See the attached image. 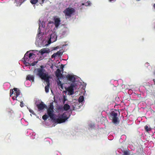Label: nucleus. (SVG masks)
Instances as JSON below:
<instances>
[{
  "label": "nucleus",
  "instance_id": "f257e3e1",
  "mask_svg": "<svg viewBox=\"0 0 155 155\" xmlns=\"http://www.w3.org/2000/svg\"><path fill=\"white\" fill-rule=\"evenodd\" d=\"M40 68H38L37 75L38 76L42 79L44 80L46 82H49V79L50 77L48 73L44 69V66L41 65Z\"/></svg>",
  "mask_w": 155,
  "mask_h": 155
},
{
  "label": "nucleus",
  "instance_id": "f03ea898",
  "mask_svg": "<svg viewBox=\"0 0 155 155\" xmlns=\"http://www.w3.org/2000/svg\"><path fill=\"white\" fill-rule=\"evenodd\" d=\"M47 109V113L49 116L50 118L54 119L55 117V114L54 113V106L53 105L51 104L49 105V107L46 108Z\"/></svg>",
  "mask_w": 155,
  "mask_h": 155
},
{
  "label": "nucleus",
  "instance_id": "7ed1b4c3",
  "mask_svg": "<svg viewBox=\"0 0 155 155\" xmlns=\"http://www.w3.org/2000/svg\"><path fill=\"white\" fill-rule=\"evenodd\" d=\"M118 114L114 111L111 112L110 114V117L112 119V121L115 124H119L120 121L117 117Z\"/></svg>",
  "mask_w": 155,
  "mask_h": 155
},
{
  "label": "nucleus",
  "instance_id": "20e7f679",
  "mask_svg": "<svg viewBox=\"0 0 155 155\" xmlns=\"http://www.w3.org/2000/svg\"><path fill=\"white\" fill-rule=\"evenodd\" d=\"M67 114L68 113L67 112H64L62 115L59 116L57 119V122L58 123H61L65 122L68 118L67 117Z\"/></svg>",
  "mask_w": 155,
  "mask_h": 155
},
{
  "label": "nucleus",
  "instance_id": "39448f33",
  "mask_svg": "<svg viewBox=\"0 0 155 155\" xmlns=\"http://www.w3.org/2000/svg\"><path fill=\"white\" fill-rule=\"evenodd\" d=\"M74 12V10L73 8H69L66 9L64 11L65 15L71 16V15Z\"/></svg>",
  "mask_w": 155,
  "mask_h": 155
},
{
  "label": "nucleus",
  "instance_id": "423d86ee",
  "mask_svg": "<svg viewBox=\"0 0 155 155\" xmlns=\"http://www.w3.org/2000/svg\"><path fill=\"white\" fill-rule=\"evenodd\" d=\"M36 106L39 111L42 110L44 108H47V105L42 101L39 104H37Z\"/></svg>",
  "mask_w": 155,
  "mask_h": 155
},
{
  "label": "nucleus",
  "instance_id": "0eeeda50",
  "mask_svg": "<svg viewBox=\"0 0 155 155\" xmlns=\"http://www.w3.org/2000/svg\"><path fill=\"white\" fill-rule=\"evenodd\" d=\"M74 85L71 84V86L66 88V90L68 91L70 95H72L74 94Z\"/></svg>",
  "mask_w": 155,
  "mask_h": 155
},
{
  "label": "nucleus",
  "instance_id": "6e6552de",
  "mask_svg": "<svg viewBox=\"0 0 155 155\" xmlns=\"http://www.w3.org/2000/svg\"><path fill=\"white\" fill-rule=\"evenodd\" d=\"M57 38V36L56 34L54 32L52 33L50 36V39L49 41L54 42L56 41Z\"/></svg>",
  "mask_w": 155,
  "mask_h": 155
},
{
  "label": "nucleus",
  "instance_id": "1a4fd4ad",
  "mask_svg": "<svg viewBox=\"0 0 155 155\" xmlns=\"http://www.w3.org/2000/svg\"><path fill=\"white\" fill-rule=\"evenodd\" d=\"M54 25L56 28H57L61 24V20L59 18H56L54 19Z\"/></svg>",
  "mask_w": 155,
  "mask_h": 155
},
{
  "label": "nucleus",
  "instance_id": "9d476101",
  "mask_svg": "<svg viewBox=\"0 0 155 155\" xmlns=\"http://www.w3.org/2000/svg\"><path fill=\"white\" fill-rule=\"evenodd\" d=\"M66 78L67 80L72 82L74 81L75 80L74 77L71 75L68 74L66 76Z\"/></svg>",
  "mask_w": 155,
  "mask_h": 155
},
{
  "label": "nucleus",
  "instance_id": "9b49d317",
  "mask_svg": "<svg viewBox=\"0 0 155 155\" xmlns=\"http://www.w3.org/2000/svg\"><path fill=\"white\" fill-rule=\"evenodd\" d=\"M25 62L28 63L29 61L28 58V52L27 51L25 54L23 58Z\"/></svg>",
  "mask_w": 155,
  "mask_h": 155
},
{
  "label": "nucleus",
  "instance_id": "f8f14e48",
  "mask_svg": "<svg viewBox=\"0 0 155 155\" xmlns=\"http://www.w3.org/2000/svg\"><path fill=\"white\" fill-rule=\"evenodd\" d=\"M26 80H28L29 81H32V82L34 81V77L32 75L30 74H28L27 76Z\"/></svg>",
  "mask_w": 155,
  "mask_h": 155
},
{
  "label": "nucleus",
  "instance_id": "ddd939ff",
  "mask_svg": "<svg viewBox=\"0 0 155 155\" xmlns=\"http://www.w3.org/2000/svg\"><path fill=\"white\" fill-rule=\"evenodd\" d=\"M13 90L15 91L14 93V94L15 96V98H17L20 94V91L19 90H18L17 88H14Z\"/></svg>",
  "mask_w": 155,
  "mask_h": 155
},
{
  "label": "nucleus",
  "instance_id": "4468645a",
  "mask_svg": "<svg viewBox=\"0 0 155 155\" xmlns=\"http://www.w3.org/2000/svg\"><path fill=\"white\" fill-rule=\"evenodd\" d=\"M59 69H57L56 72L55 74L56 76L57 77H60L62 75L61 71Z\"/></svg>",
  "mask_w": 155,
  "mask_h": 155
},
{
  "label": "nucleus",
  "instance_id": "2eb2a0df",
  "mask_svg": "<svg viewBox=\"0 0 155 155\" xmlns=\"http://www.w3.org/2000/svg\"><path fill=\"white\" fill-rule=\"evenodd\" d=\"M47 84V86L45 87V90L46 93H47L49 92V82H46Z\"/></svg>",
  "mask_w": 155,
  "mask_h": 155
},
{
  "label": "nucleus",
  "instance_id": "dca6fc26",
  "mask_svg": "<svg viewBox=\"0 0 155 155\" xmlns=\"http://www.w3.org/2000/svg\"><path fill=\"white\" fill-rule=\"evenodd\" d=\"M70 108V106L68 104H64L63 107L64 109L65 110L67 111Z\"/></svg>",
  "mask_w": 155,
  "mask_h": 155
},
{
  "label": "nucleus",
  "instance_id": "f3484780",
  "mask_svg": "<svg viewBox=\"0 0 155 155\" xmlns=\"http://www.w3.org/2000/svg\"><path fill=\"white\" fill-rule=\"evenodd\" d=\"M124 155H131V153H130L129 150H124L123 152Z\"/></svg>",
  "mask_w": 155,
  "mask_h": 155
},
{
  "label": "nucleus",
  "instance_id": "a211bd4d",
  "mask_svg": "<svg viewBox=\"0 0 155 155\" xmlns=\"http://www.w3.org/2000/svg\"><path fill=\"white\" fill-rule=\"evenodd\" d=\"M49 117V116L48 115L45 114L42 116V118L44 120H46Z\"/></svg>",
  "mask_w": 155,
  "mask_h": 155
},
{
  "label": "nucleus",
  "instance_id": "6ab92c4d",
  "mask_svg": "<svg viewBox=\"0 0 155 155\" xmlns=\"http://www.w3.org/2000/svg\"><path fill=\"white\" fill-rule=\"evenodd\" d=\"M84 100V96H80L78 99V101L79 103H81Z\"/></svg>",
  "mask_w": 155,
  "mask_h": 155
},
{
  "label": "nucleus",
  "instance_id": "aec40b11",
  "mask_svg": "<svg viewBox=\"0 0 155 155\" xmlns=\"http://www.w3.org/2000/svg\"><path fill=\"white\" fill-rule=\"evenodd\" d=\"M144 129L147 132L150 131L151 130V128L150 127H148V126L147 125L145 126Z\"/></svg>",
  "mask_w": 155,
  "mask_h": 155
},
{
  "label": "nucleus",
  "instance_id": "412c9836",
  "mask_svg": "<svg viewBox=\"0 0 155 155\" xmlns=\"http://www.w3.org/2000/svg\"><path fill=\"white\" fill-rule=\"evenodd\" d=\"M33 55H35L33 53H30L29 54H28V58H29V60L31 58H33V57H32V56Z\"/></svg>",
  "mask_w": 155,
  "mask_h": 155
},
{
  "label": "nucleus",
  "instance_id": "4be33fe9",
  "mask_svg": "<svg viewBox=\"0 0 155 155\" xmlns=\"http://www.w3.org/2000/svg\"><path fill=\"white\" fill-rule=\"evenodd\" d=\"M38 0H31L30 2L32 4H35L38 1Z\"/></svg>",
  "mask_w": 155,
  "mask_h": 155
},
{
  "label": "nucleus",
  "instance_id": "5701e85b",
  "mask_svg": "<svg viewBox=\"0 0 155 155\" xmlns=\"http://www.w3.org/2000/svg\"><path fill=\"white\" fill-rule=\"evenodd\" d=\"M14 91H13V90L12 89H11L10 90V96H11L12 94H13Z\"/></svg>",
  "mask_w": 155,
  "mask_h": 155
},
{
  "label": "nucleus",
  "instance_id": "b1692460",
  "mask_svg": "<svg viewBox=\"0 0 155 155\" xmlns=\"http://www.w3.org/2000/svg\"><path fill=\"white\" fill-rule=\"evenodd\" d=\"M46 51L45 50H43V49H42L41 50V54H43L44 53H46Z\"/></svg>",
  "mask_w": 155,
  "mask_h": 155
},
{
  "label": "nucleus",
  "instance_id": "393cba45",
  "mask_svg": "<svg viewBox=\"0 0 155 155\" xmlns=\"http://www.w3.org/2000/svg\"><path fill=\"white\" fill-rule=\"evenodd\" d=\"M57 55L55 54V53H54L51 56V58H55L57 56Z\"/></svg>",
  "mask_w": 155,
  "mask_h": 155
},
{
  "label": "nucleus",
  "instance_id": "a878e982",
  "mask_svg": "<svg viewBox=\"0 0 155 155\" xmlns=\"http://www.w3.org/2000/svg\"><path fill=\"white\" fill-rule=\"evenodd\" d=\"M61 52L60 51H58L57 52L55 53V54L57 55V56H60L61 55Z\"/></svg>",
  "mask_w": 155,
  "mask_h": 155
},
{
  "label": "nucleus",
  "instance_id": "bb28decb",
  "mask_svg": "<svg viewBox=\"0 0 155 155\" xmlns=\"http://www.w3.org/2000/svg\"><path fill=\"white\" fill-rule=\"evenodd\" d=\"M61 84H62L61 83V82L59 80L58 82V85L59 86V85H61Z\"/></svg>",
  "mask_w": 155,
  "mask_h": 155
},
{
  "label": "nucleus",
  "instance_id": "cd10ccee",
  "mask_svg": "<svg viewBox=\"0 0 155 155\" xmlns=\"http://www.w3.org/2000/svg\"><path fill=\"white\" fill-rule=\"evenodd\" d=\"M64 67V65L63 64H61V65L60 68L62 69L61 71H63V68Z\"/></svg>",
  "mask_w": 155,
  "mask_h": 155
},
{
  "label": "nucleus",
  "instance_id": "c85d7f7f",
  "mask_svg": "<svg viewBox=\"0 0 155 155\" xmlns=\"http://www.w3.org/2000/svg\"><path fill=\"white\" fill-rule=\"evenodd\" d=\"M59 87H60V88L61 90H63L64 89L63 84H61V85H59Z\"/></svg>",
  "mask_w": 155,
  "mask_h": 155
},
{
  "label": "nucleus",
  "instance_id": "c756f323",
  "mask_svg": "<svg viewBox=\"0 0 155 155\" xmlns=\"http://www.w3.org/2000/svg\"><path fill=\"white\" fill-rule=\"evenodd\" d=\"M37 62H33L32 63H31V65L32 66H34V65H35V64H36Z\"/></svg>",
  "mask_w": 155,
  "mask_h": 155
},
{
  "label": "nucleus",
  "instance_id": "7c9ffc66",
  "mask_svg": "<svg viewBox=\"0 0 155 155\" xmlns=\"http://www.w3.org/2000/svg\"><path fill=\"white\" fill-rule=\"evenodd\" d=\"M20 106L21 107H22L23 106V102H21Z\"/></svg>",
  "mask_w": 155,
  "mask_h": 155
},
{
  "label": "nucleus",
  "instance_id": "2f4dec72",
  "mask_svg": "<svg viewBox=\"0 0 155 155\" xmlns=\"http://www.w3.org/2000/svg\"><path fill=\"white\" fill-rule=\"evenodd\" d=\"M29 111L31 113H32L33 114H34V111L32 110H31V109H29Z\"/></svg>",
  "mask_w": 155,
  "mask_h": 155
},
{
  "label": "nucleus",
  "instance_id": "473e14b6",
  "mask_svg": "<svg viewBox=\"0 0 155 155\" xmlns=\"http://www.w3.org/2000/svg\"><path fill=\"white\" fill-rule=\"evenodd\" d=\"M12 99H13V100H18L17 99V98H15V96H14V97H12Z\"/></svg>",
  "mask_w": 155,
  "mask_h": 155
},
{
  "label": "nucleus",
  "instance_id": "72a5a7b5",
  "mask_svg": "<svg viewBox=\"0 0 155 155\" xmlns=\"http://www.w3.org/2000/svg\"><path fill=\"white\" fill-rule=\"evenodd\" d=\"M45 0H41V2H40V4H43L44 3Z\"/></svg>",
  "mask_w": 155,
  "mask_h": 155
},
{
  "label": "nucleus",
  "instance_id": "f704fd0d",
  "mask_svg": "<svg viewBox=\"0 0 155 155\" xmlns=\"http://www.w3.org/2000/svg\"><path fill=\"white\" fill-rule=\"evenodd\" d=\"M64 102L65 101H66L67 100V99L65 98V96H64Z\"/></svg>",
  "mask_w": 155,
  "mask_h": 155
},
{
  "label": "nucleus",
  "instance_id": "c9c22d12",
  "mask_svg": "<svg viewBox=\"0 0 155 155\" xmlns=\"http://www.w3.org/2000/svg\"><path fill=\"white\" fill-rule=\"evenodd\" d=\"M62 108H63V107H59L58 108V109H62Z\"/></svg>",
  "mask_w": 155,
  "mask_h": 155
},
{
  "label": "nucleus",
  "instance_id": "e433bc0d",
  "mask_svg": "<svg viewBox=\"0 0 155 155\" xmlns=\"http://www.w3.org/2000/svg\"><path fill=\"white\" fill-rule=\"evenodd\" d=\"M153 81L154 82V84L155 85V79H153Z\"/></svg>",
  "mask_w": 155,
  "mask_h": 155
},
{
  "label": "nucleus",
  "instance_id": "4c0bfd02",
  "mask_svg": "<svg viewBox=\"0 0 155 155\" xmlns=\"http://www.w3.org/2000/svg\"><path fill=\"white\" fill-rule=\"evenodd\" d=\"M116 0H109V1L110 2H112L113 1H115Z\"/></svg>",
  "mask_w": 155,
  "mask_h": 155
},
{
  "label": "nucleus",
  "instance_id": "58836bf2",
  "mask_svg": "<svg viewBox=\"0 0 155 155\" xmlns=\"http://www.w3.org/2000/svg\"><path fill=\"white\" fill-rule=\"evenodd\" d=\"M61 155V154L59 152H58V153L57 154V155Z\"/></svg>",
  "mask_w": 155,
  "mask_h": 155
},
{
  "label": "nucleus",
  "instance_id": "ea45409f",
  "mask_svg": "<svg viewBox=\"0 0 155 155\" xmlns=\"http://www.w3.org/2000/svg\"><path fill=\"white\" fill-rule=\"evenodd\" d=\"M154 8L155 9V4H154L153 5V6Z\"/></svg>",
  "mask_w": 155,
  "mask_h": 155
},
{
  "label": "nucleus",
  "instance_id": "a19ab883",
  "mask_svg": "<svg viewBox=\"0 0 155 155\" xmlns=\"http://www.w3.org/2000/svg\"><path fill=\"white\" fill-rule=\"evenodd\" d=\"M138 1H140V0H137Z\"/></svg>",
  "mask_w": 155,
  "mask_h": 155
}]
</instances>
